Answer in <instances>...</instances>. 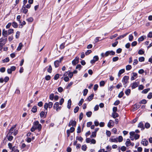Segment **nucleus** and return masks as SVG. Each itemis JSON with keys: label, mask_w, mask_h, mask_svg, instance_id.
<instances>
[{"label": "nucleus", "mask_w": 152, "mask_h": 152, "mask_svg": "<svg viewBox=\"0 0 152 152\" xmlns=\"http://www.w3.org/2000/svg\"><path fill=\"white\" fill-rule=\"evenodd\" d=\"M34 126L36 127L37 129H38L39 131H40L42 129V125L39 124V122L38 121H36L33 123Z\"/></svg>", "instance_id": "nucleus-1"}, {"label": "nucleus", "mask_w": 152, "mask_h": 152, "mask_svg": "<svg viewBox=\"0 0 152 152\" xmlns=\"http://www.w3.org/2000/svg\"><path fill=\"white\" fill-rule=\"evenodd\" d=\"M129 78L128 76H125L123 77L122 80V82L123 83V84L125 87L126 86V83L128 82V80Z\"/></svg>", "instance_id": "nucleus-2"}, {"label": "nucleus", "mask_w": 152, "mask_h": 152, "mask_svg": "<svg viewBox=\"0 0 152 152\" xmlns=\"http://www.w3.org/2000/svg\"><path fill=\"white\" fill-rule=\"evenodd\" d=\"M7 37H3L0 39V44L2 45H4L6 42L7 40Z\"/></svg>", "instance_id": "nucleus-3"}, {"label": "nucleus", "mask_w": 152, "mask_h": 152, "mask_svg": "<svg viewBox=\"0 0 152 152\" xmlns=\"http://www.w3.org/2000/svg\"><path fill=\"white\" fill-rule=\"evenodd\" d=\"M115 53L114 51L111 50H109L106 51L105 53V56L107 57L109 55H114L115 54Z\"/></svg>", "instance_id": "nucleus-4"}, {"label": "nucleus", "mask_w": 152, "mask_h": 152, "mask_svg": "<svg viewBox=\"0 0 152 152\" xmlns=\"http://www.w3.org/2000/svg\"><path fill=\"white\" fill-rule=\"evenodd\" d=\"M76 125V122L75 120H71L69 121L68 126L69 127H70L71 126H72L73 127H75Z\"/></svg>", "instance_id": "nucleus-5"}, {"label": "nucleus", "mask_w": 152, "mask_h": 152, "mask_svg": "<svg viewBox=\"0 0 152 152\" xmlns=\"http://www.w3.org/2000/svg\"><path fill=\"white\" fill-rule=\"evenodd\" d=\"M79 58L78 57H76L75 59L72 61V64L74 65H75L79 62Z\"/></svg>", "instance_id": "nucleus-6"}, {"label": "nucleus", "mask_w": 152, "mask_h": 152, "mask_svg": "<svg viewBox=\"0 0 152 152\" xmlns=\"http://www.w3.org/2000/svg\"><path fill=\"white\" fill-rule=\"evenodd\" d=\"M99 59V57L97 56H94L93 57V59L91 61L90 63L92 64H94L95 62L97 61Z\"/></svg>", "instance_id": "nucleus-7"}, {"label": "nucleus", "mask_w": 152, "mask_h": 152, "mask_svg": "<svg viewBox=\"0 0 152 152\" xmlns=\"http://www.w3.org/2000/svg\"><path fill=\"white\" fill-rule=\"evenodd\" d=\"M140 104H135L134 105H133L132 107L133 109V111H135L140 108Z\"/></svg>", "instance_id": "nucleus-8"}, {"label": "nucleus", "mask_w": 152, "mask_h": 152, "mask_svg": "<svg viewBox=\"0 0 152 152\" xmlns=\"http://www.w3.org/2000/svg\"><path fill=\"white\" fill-rule=\"evenodd\" d=\"M148 141L146 139H143L142 140L141 142V143L143 145L146 146L148 144Z\"/></svg>", "instance_id": "nucleus-9"}, {"label": "nucleus", "mask_w": 152, "mask_h": 152, "mask_svg": "<svg viewBox=\"0 0 152 152\" xmlns=\"http://www.w3.org/2000/svg\"><path fill=\"white\" fill-rule=\"evenodd\" d=\"M138 127L141 128V130H143L145 127L142 122H140L138 124Z\"/></svg>", "instance_id": "nucleus-10"}, {"label": "nucleus", "mask_w": 152, "mask_h": 152, "mask_svg": "<svg viewBox=\"0 0 152 152\" xmlns=\"http://www.w3.org/2000/svg\"><path fill=\"white\" fill-rule=\"evenodd\" d=\"M128 34V33H126L123 35H121L119 36H118L117 39H116V40L118 39H121L124 38V37H126Z\"/></svg>", "instance_id": "nucleus-11"}, {"label": "nucleus", "mask_w": 152, "mask_h": 152, "mask_svg": "<svg viewBox=\"0 0 152 152\" xmlns=\"http://www.w3.org/2000/svg\"><path fill=\"white\" fill-rule=\"evenodd\" d=\"M16 126V125H15L13 126L10 128L9 130V133H11V134H12L13 133L14 131V130H15V128Z\"/></svg>", "instance_id": "nucleus-12"}, {"label": "nucleus", "mask_w": 152, "mask_h": 152, "mask_svg": "<svg viewBox=\"0 0 152 152\" xmlns=\"http://www.w3.org/2000/svg\"><path fill=\"white\" fill-rule=\"evenodd\" d=\"M2 34L3 37H6L7 38V35L8 34V31L7 30H5L3 29L2 30Z\"/></svg>", "instance_id": "nucleus-13"}, {"label": "nucleus", "mask_w": 152, "mask_h": 152, "mask_svg": "<svg viewBox=\"0 0 152 152\" xmlns=\"http://www.w3.org/2000/svg\"><path fill=\"white\" fill-rule=\"evenodd\" d=\"M28 11V10L26 8V7L23 6L21 9L22 12H23L24 14H26L27 13Z\"/></svg>", "instance_id": "nucleus-14"}, {"label": "nucleus", "mask_w": 152, "mask_h": 152, "mask_svg": "<svg viewBox=\"0 0 152 152\" xmlns=\"http://www.w3.org/2000/svg\"><path fill=\"white\" fill-rule=\"evenodd\" d=\"M68 72V76L70 78H71L73 75V73H72V72H71L70 71H68L67 72H66L65 73H64V75H66V73H67Z\"/></svg>", "instance_id": "nucleus-15"}, {"label": "nucleus", "mask_w": 152, "mask_h": 152, "mask_svg": "<svg viewBox=\"0 0 152 152\" xmlns=\"http://www.w3.org/2000/svg\"><path fill=\"white\" fill-rule=\"evenodd\" d=\"M114 123V121L112 120H110L109 122L107 124V126L108 127L110 128L111 126H113V125H112L111 124L113 123V124Z\"/></svg>", "instance_id": "nucleus-16"}, {"label": "nucleus", "mask_w": 152, "mask_h": 152, "mask_svg": "<svg viewBox=\"0 0 152 152\" xmlns=\"http://www.w3.org/2000/svg\"><path fill=\"white\" fill-rule=\"evenodd\" d=\"M125 71V70L124 69L120 70L118 72V76L119 77H120L122 74Z\"/></svg>", "instance_id": "nucleus-17"}, {"label": "nucleus", "mask_w": 152, "mask_h": 152, "mask_svg": "<svg viewBox=\"0 0 152 152\" xmlns=\"http://www.w3.org/2000/svg\"><path fill=\"white\" fill-rule=\"evenodd\" d=\"M132 74L133 75L132 76L131 78V80H133L135 79V78H134V77H137V73L135 72H133L132 73Z\"/></svg>", "instance_id": "nucleus-18"}, {"label": "nucleus", "mask_w": 152, "mask_h": 152, "mask_svg": "<svg viewBox=\"0 0 152 152\" xmlns=\"http://www.w3.org/2000/svg\"><path fill=\"white\" fill-rule=\"evenodd\" d=\"M72 101L71 99H69L68 101L67 107L69 109H70L71 107Z\"/></svg>", "instance_id": "nucleus-19"}, {"label": "nucleus", "mask_w": 152, "mask_h": 152, "mask_svg": "<svg viewBox=\"0 0 152 152\" xmlns=\"http://www.w3.org/2000/svg\"><path fill=\"white\" fill-rule=\"evenodd\" d=\"M94 96V94H91L87 98V100L89 102L91 101L93 99Z\"/></svg>", "instance_id": "nucleus-20"}, {"label": "nucleus", "mask_w": 152, "mask_h": 152, "mask_svg": "<svg viewBox=\"0 0 152 152\" xmlns=\"http://www.w3.org/2000/svg\"><path fill=\"white\" fill-rule=\"evenodd\" d=\"M60 62H59V60H57L56 61L54 62V64L56 68L58 67L59 65Z\"/></svg>", "instance_id": "nucleus-21"}, {"label": "nucleus", "mask_w": 152, "mask_h": 152, "mask_svg": "<svg viewBox=\"0 0 152 152\" xmlns=\"http://www.w3.org/2000/svg\"><path fill=\"white\" fill-rule=\"evenodd\" d=\"M138 83L137 82H134L133 83L132 86V89H134L138 86Z\"/></svg>", "instance_id": "nucleus-22"}, {"label": "nucleus", "mask_w": 152, "mask_h": 152, "mask_svg": "<svg viewBox=\"0 0 152 152\" xmlns=\"http://www.w3.org/2000/svg\"><path fill=\"white\" fill-rule=\"evenodd\" d=\"M37 106H34L32 108L31 111L33 113H35L37 112Z\"/></svg>", "instance_id": "nucleus-23"}, {"label": "nucleus", "mask_w": 152, "mask_h": 152, "mask_svg": "<svg viewBox=\"0 0 152 152\" xmlns=\"http://www.w3.org/2000/svg\"><path fill=\"white\" fill-rule=\"evenodd\" d=\"M112 115L113 118H115L118 116V114L117 113H116V112H113L112 114Z\"/></svg>", "instance_id": "nucleus-24"}, {"label": "nucleus", "mask_w": 152, "mask_h": 152, "mask_svg": "<svg viewBox=\"0 0 152 152\" xmlns=\"http://www.w3.org/2000/svg\"><path fill=\"white\" fill-rule=\"evenodd\" d=\"M131 142L130 140L129 139H128L127 140V141H126L125 144L126 146L128 147L130 145H131Z\"/></svg>", "instance_id": "nucleus-25"}, {"label": "nucleus", "mask_w": 152, "mask_h": 152, "mask_svg": "<svg viewBox=\"0 0 152 152\" xmlns=\"http://www.w3.org/2000/svg\"><path fill=\"white\" fill-rule=\"evenodd\" d=\"M125 93L127 96H129L131 93V90L129 89L126 90Z\"/></svg>", "instance_id": "nucleus-26"}, {"label": "nucleus", "mask_w": 152, "mask_h": 152, "mask_svg": "<svg viewBox=\"0 0 152 152\" xmlns=\"http://www.w3.org/2000/svg\"><path fill=\"white\" fill-rule=\"evenodd\" d=\"M146 37L145 36L144 37L143 36H142L138 38V40L139 42L142 41Z\"/></svg>", "instance_id": "nucleus-27"}, {"label": "nucleus", "mask_w": 152, "mask_h": 152, "mask_svg": "<svg viewBox=\"0 0 152 152\" xmlns=\"http://www.w3.org/2000/svg\"><path fill=\"white\" fill-rule=\"evenodd\" d=\"M22 46H23L22 44L21 43H20L19 44V46L17 48V50L18 51L20 50L21 49Z\"/></svg>", "instance_id": "nucleus-28"}, {"label": "nucleus", "mask_w": 152, "mask_h": 152, "mask_svg": "<svg viewBox=\"0 0 152 152\" xmlns=\"http://www.w3.org/2000/svg\"><path fill=\"white\" fill-rule=\"evenodd\" d=\"M14 32V30L12 29H10L8 30V35H10L13 33Z\"/></svg>", "instance_id": "nucleus-29"}, {"label": "nucleus", "mask_w": 152, "mask_h": 152, "mask_svg": "<svg viewBox=\"0 0 152 152\" xmlns=\"http://www.w3.org/2000/svg\"><path fill=\"white\" fill-rule=\"evenodd\" d=\"M92 114V113L91 111H89L87 112L86 113V115L88 117H90Z\"/></svg>", "instance_id": "nucleus-30"}, {"label": "nucleus", "mask_w": 152, "mask_h": 152, "mask_svg": "<svg viewBox=\"0 0 152 152\" xmlns=\"http://www.w3.org/2000/svg\"><path fill=\"white\" fill-rule=\"evenodd\" d=\"M110 141L111 142H118L117 138H111Z\"/></svg>", "instance_id": "nucleus-31"}, {"label": "nucleus", "mask_w": 152, "mask_h": 152, "mask_svg": "<svg viewBox=\"0 0 152 152\" xmlns=\"http://www.w3.org/2000/svg\"><path fill=\"white\" fill-rule=\"evenodd\" d=\"M138 53L139 55H142L144 54V51L142 49L139 50Z\"/></svg>", "instance_id": "nucleus-32"}, {"label": "nucleus", "mask_w": 152, "mask_h": 152, "mask_svg": "<svg viewBox=\"0 0 152 152\" xmlns=\"http://www.w3.org/2000/svg\"><path fill=\"white\" fill-rule=\"evenodd\" d=\"M87 148V147L86 145L84 144L82 146V150L84 151H85L86 150Z\"/></svg>", "instance_id": "nucleus-33"}, {"label": "nucleus", "mask_w": 152, "mask_h": 152, "mask_svg": "<svg viewBox=\"0 0 152 152\" xmlns=\"http://www.w3.org/2000/svg\"><path fill=\"white\" fill-rule=\"evenodd\" d=\"M147 102V101L145 99H143L141 100L139 102V104H145Z\"/></svg>", "instance_id": "nucleus-34"}, {"label": "nucleus", "mask_w": 152, "mask_h": 152, "mask_svg": "<svg viewBox=\"0 0 152 152\" xmlns=\"http://www.w3.org/2000/svg\"><path fill=\"white\" fill-rule=\"evenodd\" d=\"M150 90L149 88L145 89L142 91V93L144 94H146Z\"/></svg>", "instance_id": "nucleus-35"}, {"label": "nucleus", "mask_w": 152, "mask_h": 152, "mask_svg": "<svg viewBox=\"0 0 152 152\" xmlns=\"http://www.w3.org/2000/svg\"><path fill=\"white\" fill-rule=\"evenodd\" d=\"M124 95V92L123 91H121L119 94L118 97L119 98H121Z\"/></svg>", "instance_id": "nucleus-36"}, {"label": "nucleus", "mask_w": 152, "mask_h": 152, "mask_svg": "<svg viewBox=\"0 0 152 152\" xmlns=\"http://www.w3.org/2000/svg\"><path fill=\"white\" fill-rule=\"evenodd\" d=\"M59 106V103L58 102H56L54 104L53 108L54 109L57 108Z\"/></svg>", "instance_id": "nucleus-37"}, {"label": "nucleus", "mask_w": 152, "mask_h": 152, "mask_svg": "<svg viewBox=\"0 0 152 152\" xmlns=\"http://www.w3.org/2000/svg\"><path fill=\"white\" fill-rule=\"evenodd\" d=\"M126 70L128 71L132 69V67L131 65H128L126 66Z\"/></svg>", "instance_id": "nucleus-38"}, {"label": "nucleus", "mask_w": 152, "mask_h": 152, "mask_svg": "<svg viewBox=\"0 0 152 152\" xmlns=\"http://www.w3.org/2000/svg\"><path fill=\"white\" fill-rule=\"evenodd\" d=\"M10 61L9 58L8 57H7L2 60L3 63L7 62Z\"/></svg>", "instance_id": "nucleus-39"}, {"label": "nucleus", "mask_w": 152, "mask_h": 152, "mask_svg": "<svg viewBox=\"0 0 152 152\" xmlns=\"http://www.w3.org/2000/svg\"><path fill=\"white\" fill-rule=\"evenodd\" d=\"M79 109V107L76 106L74 109V111L75 113H76L78 112Z\"/></svg>", "instance_id": "nucleus-40"}, {"label": "nucleus", "mask_w": 152, "mask_h": 152, "mask_svg": "<svg viewBox=\"0 0 152 152\" xmlns=\"http://www.w3.org/2000/svg\"><path fill=\"white\" fill-rule=\"evenodd\" d=\"M54 94H51L49 96V99L53 100L54 98Z\"/></svg>", "instance_id": "nucleus-41"}, {"label": "nucleus", "mask_w": 152, "mask_h": 152, "mask_svg": "<svg viewBox=\"0 0 152 152\" xmlns=\"http://www.w3.org/2000/svg\"><path fill=\"white\" fill-rule=\"evenodd\" d=\"M12 26L13 27L16 28H17L18 25L17 23L14 22L12 23Z\"/></svg>", "instance_id": "nucleus-42"}, {"label": "nucleus", "mask_w": 152, "mask_h": 152, "mask_svg": "<svg viewBox=\"0 0 152 152\" xmlns=\"http://www.w3.org/2000/svg\"><path fill=\"white\" fill-rule=\"evenodd\" d=\"M52 68L51 66V65H50L49 66V68L48 69L47 71L48 72L50 73H51L52 72Z\"/></svg>", "instance_id": "nucleus-43"}, {"label": "nucleus", "mask_w": 152, "mask_h": 152, "mask_svg": "<svg viewBox=\"0 0 152 152\" xmlns=\"http://www.w3.org/2000/svg\"><path fill=\"white\" fill-rule=\"evenodd\" d=\"M145 128L148 129L150 127V125L148 123L146 122L145 124Z\"/></svg>", "instance_id": "nucleus-44"}, {"label": "nucleus", "mask_w": 152, "mask_h": 152, "mask_svg": "<svg viewBox=\"0 0 152 152\" xmlns=\"http://www.w3.org/2000/svg\"><path fill=\"white\" fill-rule=\"evenodd\" d=\"M144 60L145 58L143 57H141L139 58V61L140 62H143L144 61Z\"/></svg>", "instance_id": "nucleus-45"}, {"label": "nucleus", "mask_w": 152, "mask_h": 152, "mask_svg": "<svg viewBox=\"0 0 152 152\" xmlns=\"http://www.w3.org/2000/svg\"><path fill=\"white\" fill-rule=\"evenodd\" d=\"M26 24V23L25 21H23L22 23L20 25L19 27L20 28H22L23 27V26L25 25Z\"/></svg>", "instance_id": "nucleus-46"}, {"label": "nucleus", "mask_w": 152, "mask_h": 152, "mask_svg": "<svg viewBox=\"0 0 152 152\" xmlns=\"http://www.w3.org/2000/svg\"><path fill=\"white\" fill-rule=\"evenodd\" d=\"M133 36L132 34H130L129 37V39L130 41H132L133 39Z\"/></svg>", "instance_id": "nucleus-47"}, {"label": "nucleus", "mask_w": 152, "mask_h": 152, "mask_svg": "<svg viewBox=\"0 0 152 152\" xmlns=\"http://www.w3.org/2000/svg\"><path fill=\"white\" fill-rule=\"evenodd\" d=\"M65 43H62L60 46V48L61 49H63L65 47Z\"/></svg>", "instance_id": "nucleus-48"}, {"label": "nucleus", "mask_w": 152, "mask_h": 152, "mask_svg": "<svg viewBox=\"0 0 152 152\" xmlns=\"http://www.w3.org/2000/svg\"><path fill=\"white\" fill-rule=\"evenodd\" d=\"M76 139L77 140H79L81 142H82L83 140V138L82 137H76Z\"/></svg>", "instance_id": "nucleus-49"}, {"label": "nucleus", "mask_w": 152, "mask_h": 152, "mask_svg": "<svg viewBox=\"0 0 152 152\" xmlns=\"http://www.w3.org/2000/svg\"><path fill=\"white\" fill-rule=\"evenodd\" d=\"M96 133L93 132L92 133L91 135V137H95L96 136Z\"/></svg>", "instance_id": "nucleus-50"}, {"label": "nucleus", "mask_w": 152, "mask_h": 152, "mask_svg": "<svg viewBox=\"0 0 152 152\" xmlns=\"http://www.w3.org/2000/svg\"><path fill=\"white\" fill-rule=\"evenodd\" d=\"M119 59V58L118 56H116L113 57V62H115L117 61Z\"/></svg>", "instance_id": "nucleus-51"}, {"label": "nucleus", "mask_w": 152, "mask_h": 152, "mask_svg": "<svg viewBox=\"0 0 152 152\" xmlns=\"http://www.w3.org/2000/svg\"><path fill=\"white\" fill-rule=\"evenodd\" d=\"M84 101V99H81L80 102H79L78 105L79 106H80L82 105V103H83V102Z\"/></svg>", "instance_id": "nucleus-52"}, {"label": "nucleus", "mask_w": 152, "mask_h": 152, "mask_svg": "<svg viewBox=\"0 0 152 152\" xmlns=\"http://www.w3.org/2000/svg\"><path fill=\"white\" fill-rule=\"evenodd\" d=\"M83 113L81 112L79 116V119L80 121H81L82 119L83 118Z\"/></svg>", "instance_id": "nucleus-53"}, {"label": "nucleus", "mask_w": 152, "mask_h": 152, "mask_svg": "<svg viewBox=\"0 0 152 152\" xmlns=\"http://www.w3.org/2000/svg\"><path fill=\"white\" fill-rule=\"evenodd\" d=\"M59 74H56L54 76V79L55 80H58L59 77Z\"/></svg>", "instance_id": "nucleus-54"}, {"label": "nucleus", "mask_w": 152, "mask_h": 152, "mask_svg": "<svg viewBox=\"0 0 152 152\" xmlns=\"http://www.w3.org/2000/svg\"><path fill=\"white\" fill-rule=\"evenodd\" d=\"M88 92V90L87 89H85L84 90L83 95L84 96L86 95Z\"/></svg>", "instance_id": "nucleus-55"}, {"label": "nucleus", "mask_w": 152, "mask_h": 152, "mask_svg": "<svg viewBox=\"0 0 152 152\" xmlns=\"http://www.w3.org/2000/svg\"><path fill=\"white\" fill-rule=\"evenodd\" d=\"M58 91L59 92L61 93L63 91V89L62 87H60L58 88Z\"/></svg>", "instance_id": "nucleus-56"}, {"label": "nucleus", "mask_w": 152, "mask_h": 152, "mask_svg": "<svg viewBox=\"0 0 152 152\" xmlns=\"http://www.w3.org/2000/svg\"><path fill=\"white\" fill-rule=\"evenodd\" d=\"M50 78L51 77L49 75L46 76L45 77V79L46 80H50Z\"/></svg>", "instance_id": "nucleus-57"}, {"label": "nucleus", "mask_w": 152, "mask_h": 152, "mask_svg": "<svg viewBox=\"0 0 152 152\" xmlns=\"http://www.w3.org/2000/svg\"><path fill=\"white\" fill-rule=\"evenodd\" d=\"M105 84V82L104 81H102L100 82L99 84L100 86H104Z\"/></svg>", "instance_id": "nucleus-58"}, {"label": "nucleus", "mask_w": 152, "mask_h": 152, "mask_svg": "<svg viewBox=\"0 0 152 152\" xmlns=\"http://www.w3.org/2000/svg\"><path fill=\"white\" fill-rule=\"evenodd\" d=\"M48 104V107L49 108H51L53 105V103L52 102H50Z\"/></svg>", "instance_id": "nucleus-59"}, {"label": "nucleus", "mask_w": 152, "mask_h": 152, "mask_svg": "<svg viewBox=\"0 0 152 152\" xmlns=\"http://www.w3.org/2000/svg\"><path fill=\"white\" fill-rule=\"evenodd\" d=\"M118 43V42L117 41H116L115 42L112 44V46L113 47H115L117 46Z\"/></svg>", "instance_id": "nucleus-60"}, {"label": "nucleus", "mask_w": 152, "mask_h": 152, "mask_svg": "<svg viewBox=\"0 0 152 152\" xmlns=\"http://www.w3.org/2000/svg\"><path fill=\"white\" fill-rule=\"evenodd\" d=\"M123 137L121 136H119L118 138V142H121L123 140Z\"/></svg>", "instance_id": "nucleus-61"}, {"label": "nucleus", "mask_w": 152, "mask_h": 152, "mask_svg": "<svg viewBox=\"0 0 152 152\" xmlns=\"http://www.w3.org/2000/svg\"><path fill=\"white\" fill-rule=\"evenodd\" d=\"M140 137V135L138 134H136L134 135V138L135 140H137Z\"/></svg>", "instance_id": "nucleus-62"}, {"label": "nucleus", "mask_w": 152, "mask_h": 152, "mask_svg": "<svg viewBox=\"0 0 152 152\" xmlns=\"http://www.w3.org/2000/svg\"><path fill=\"white\" fill-rule=\"evenodd\" d=\"M148 98L151 99L152 98V93H150L147 96Z\"/></svg>", "instance_id": "nucleus-63"}, {"label": "nucleus", "mask_w": 152, "mask_h": 152, "mask_svg": "<svg viewBox=\"0 0 152 152\" xmlns=\"http://www.w3.org/2000/svg\"><path fill=\"white\" fill-rule=\"evenodd\" d=\"M147 37H148L149 38L152 37V32L151 31L149 32L148 34Z\"/></svg>", "instance_id": "nucleus-64"}]
</instances>
